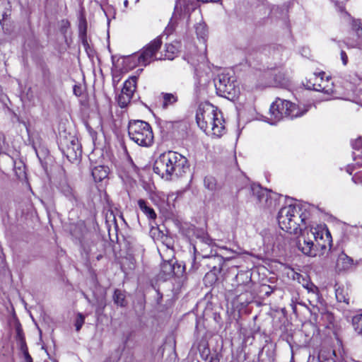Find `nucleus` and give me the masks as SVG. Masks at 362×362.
Here are the masks:
<instances>
[{
  "label": "nucleus",
  "mask_w": 362,
  "mask_h": 362,
  "mask_svg": "<svg viewBox=\"0 0 362 362\" xmlns=\"http://www.w3.org/2000/svg\"><path fill=\"white\" fill-rule=\"evenodd\" d=\"M162 45L160 37H156L145 46L139 54L130 57L132 61H137V64L146 66L155 60H163V54L158 52Z\"/></svg>",
  "instance_id": "9"
},
{
  "label": "nucleus",
  "mask_w": 362,
  "mask_h": 362,
  "mask_svg": "<svg viewBox=\"0 0 362 362\" xmlns=\"http://www.w3.org/2000/svg\"><path fill=\"white\" fill-rule=\"evenodd\" d=\"M204 186L209 190H214L216 188V181L213 177H206L204 180Z\"/></svg>",
  "instance_id": "28"
},
{
  "label": "nucleus",
  "mask_w": 362,
  "mask_h": 362,
  "mask_svg": "<svg viewBox=\"0 0 362 362\" xmlns=\"http://www.w3.org/2000/svg\"><path fill=\"white\" fill-rule=\"evenodd\" d=\"M245 276V281L244 284H239L235 290V295L237 303L242 305L249 303L252 299V283L251 277L247 273H239L236 276L238 281L240 278Z\"/></svg>",
  "instance_id": "11"
},
{
  "label": "nucleus",
  "mask_w": 362,
  "mask_h": 362,
  "mask_svg": "<svg viewBox=\"0 0 362 362\" xmlns=\"http://www.w3.org/2000/svg\"><path fill=\"white\" fill-rule=\"evenodd\" d=\"M305 206L299 203H294L281 207L277 216L280 228L291 234L301 232L308 218Z\"/></svg>",
  "instance_id": "4"
},
{
  "label": "nucleus",
  "mask_w": 362,
  "mask_h": 362,
  "mask_svg": "<svg viewBox=\"0 0 362 362\" xmlns=\"http://www.w3.org/2000/svg\"><path fill=\"white\" fill-rule=\"evenodd\" d=\"M162 99V107L168 109L170 106L174 105L178 100V97L175 93H162L160 94Z\"/></svg>",
  "instance_id": "19"
},
{
  "label": "nucleus",
  "mask_w": 362,
  "mask_h": 362,
  "mask_svg": "<svg viewBox=\"0 0 362 362\" xmlns=\"http://www.w3.org/2000/svg\"><path fill=\"white\" fill-rule=\"evenodd\" d=\"M25 359V362H33V358L28 353V350L22 353Z\"/></svg>",
  "instance_id": "34"
},
{
  "label": "nucleus",
  "mask_w": 362,
  "mask_h": 362,
  "mask_svg": "<svg viewBox=\"0 0 362 362\" xmlns=\"http://www.w3.org/2000/svg\"><path fill=\"white\" fill-rule=\"evenodd\" d=\"M126 296L123 291L116 289L113 295V300L115 304L120 307H125L127 305Z\"/></svg>",
  "instance_id": "24"
},
{
  "label": "nucleus",
  "mask_w": 362,
  "mask_h": 362,
  "mask_svg": "<svg viewBox=\"0 0 362 362\" xmlns=\"http://www.w3.org/2000/svg\"><path fill=\"white\" fill-rule=\"evenodd\" d=\"M218 1V0H177L174 13L164 33L168 35L178 28H186L189 24L190 13L195 10L199 1L216 2Z\"/></svg>",
  "instance_id": "5"
},
{
  "label": "nucleus",
  "mask_w": 362,
  "mask_h": 362,
  "mask_svg": "<svg viewBox=\"0 0 362 362\" xmlns=\"http://www.w3.org/2000/svg\"><path fill=\"white\" fill-rule=\"evenodd\" d=\"M195 33L199 41L203 44L202 50L198 52L197 47L193 45H189L185 54L184 59L192 66H197L199 63L204 62L206 59L205 52L206 49V42L208 37V30L204 23H199L195 25Z\"/></svg>",
  "instance_id": "7"
},
{
  "label": "nucleus",
  "mask_w": 362,
  "mask_h": 362,
  "mask_svg": "<svg viewBox=\"0 0 362 362\" xmlns=\"http://www.w3.org/2000/svg\"><path fill=\"white\" fill-rule=\"evenodd\" d=\"M187 169H188L187 158L175 151H168L160 154L153 165L154 173L166 180L182 176Z\"/></svg>",
  "instance_id": "3"
},
{
  "label": "nucleus",
  "mask_w": 362,
  "mask_h": 362,
  "mask_svg": "<svg viewBox=\"0 0 362 362\" xmlns=\"http://www.w3.org/2000/svg\"><path fill=\"white\" fill-rule=\"evenodd\" d=\"M352 180L356 184L362 183V171L356 173L353 176Z\"/></svg>",
  "instance_id": "32"
},
{
  "label": "nucleus",
  "mask_w": 362,
  "mask_h": 362,
  "mask_svg": "<svg viewBox=\"0 0 362 362\" xmlns=\"http://www.w3.org/2000/svg\"><path fill=\"white\" fill-rule=\"evenodd\" d=\"M128 4H129V1H128V0H125V1H124V7H126V8H127V7L128 6Z\"/></svg>",
  "instance_id": "39"
},
{
  "label": "nucleus",
  "mask_w": 362,
  "mask_h": 362,
  "mask_svg": "<svg viewBox=\"0 0 362 362\" xmlns=\"http://www.w3.org/2000/svg\"><path fill=\"white\" fill-rule=\"evenodd\" d=\"M138 205L141 211L151 220L156 218V214L153 208L148 206L147 202L142 199L138 200Z\"/></svg>",
  "instance_id": "23"
},
{
  "label": "nucleus",
  "mask_w": 362,
  "mask_h": 362,
  "mask_svg": "<svg viewBox=\"0 0 362 362\" xmlns=\"http://www.w3.org/2000/svg\"><path fill=\"white\" fill-rule=\"evenodd\" d=\"M336 298L338 302L345 303L349 304V296L347 289L344 288H338L336 289Z\"/></svg>",
  "instance_id": "25"
},
{
  "label": "nucleus",
  "mask_w": 362,
  "mask_h": 362,
  "mask_svg": "<svg viewBox=\"0 0 362 362\" xmlns=\"http://www.w3.org/2000/svg\"><path fill=\"white\" fill-rule=\"evenodd\" d=\"M308 111L305 109L300 111L299 107L294 103L290 101L277 99L274 102L270 107L269 112L272 116V119L274 122L280 121L284 117H290L291 119L302 116Z\"/></svg>",
  "instance_id": "8"
},
{
  "label": "nucleus",
  "mask_w": 362,
  "mask_h": 362,
  "mask_svg": "<svg viewBox=\"0 0 362 362\" xmlns=\"http://www.w3.org/2000/svg\"><path fill=\"white\" fill-rule=\"evenodd\" d=\"M137 77L131 76L125 81L122 92L127 95L133 96L136 90Z\"/></svg>",
  "instance_id": "22"
},
{
  "label": "nucleus",
  "mask_w": 362,
  "mask_h": 362,
  "mask_svg": "<svg viewBox=\"0 0 362 362\" xmlns=\"http://www.w3.org/2000/svg\"><path fill=\"white\" fill-rule=\"evenodd\" d=\"M109 168L103 165L95 166L92 169V175L95 182H102L107 178Z\"/></svg>",
  "instance_id": "16"
},
{
  "label": "nucleus",
  "mask_w": 362,
  "mask_h": 362,
  "mask_svg": "<svg viewBox=\"0 0 362 362\" xmlns=\"http://www.w3.org/2000/svg\"><path fill=\"white\" fill-rule=\"evenodd\" d=\"M86 28H83L81 26L80 27V35L83 37L86 35Z\"/></svg>",
  "instance_id": "37"
},
{
  "label": "nucleus",
  "mask_w": 362,
  "mask_h": 362,
  "mask_svg": "<svg viewBox=\"0 0 362 362\" xmlns=\"http://www.w3.org/2000/svg\"><path fill=\"white\" fill-rule=\"evenodd\" d=\"M174 263L170 261H165L160 265L159 276L164 281L171 278L174 275Z\"/></svg>",
  "instance_id": "15"
},
{
  "label": "nucleus",
  "mask_w": 362,
  "mask_h": 362,
  "mask_svg": "<svg viewBox=\"0 0 362 362\" xmlns=\"http://www.w3.org/2000/svg\"><path fill=\"white\" fill-rule=\"evenodd\" d=\"M64 153L71 161L77 160L80 158L81 157L82 151L78 140H71L70 144L66 146Z\"/></svg>",
  "instance_id": "14"
},
{
  "label": "nucleus",
  "mask_w": 362,
  "mask_h": 362,
  "mask_svg": "<svg viewBox=\"0 0 362 362\" xmlns=\"http://www.w3.org/2000/svg\"><path fill=\"white\" fill-rule=\"evenodd\" d=\"M340 58L344 66H346L348 64V56L345 51L341 50L340 52Z\"/></svg>",
  "instance_id": "33"
},
{
  "label": "nucleus",
  "mask_w": 362,
  "mask_h": 362,
  "mask_svg": "<svg viewBox=\"0 0 362 362\" xmlns=\"http://www.w3.org/2000/svg\"><path fill=\"white\" fill-rule=\"evenodd\" d=\"M217 93L228 98L235 94V85L233 79H231L228 74H221L218 76V81L215 82Z\"/></svg>",
  "instance_id": "12"
},
{
  "label": "nucleus",
  "mask_w": 362,
  "mask_h": 362,
  "mask_svg": "<svg viewBox=\"0 0 362 362\" xmlns=\"http://www.w3.org/2000/svg\"><path fill=\"white\" fill-rule=\"evenodd\" d=\"M196 121L207 135L219 138L226 132L221 112L209 103H201L197 110Z\"/></svg>",
  "instance_id": "2"
},
{
  "label": "nucleus",
  "mask_w": 362,
  "mask_h": 362,
  "mask_svg": "<svg viewBox=\"0 0 362 362\" xmlns=\"http://www.w3.org/2000/svg\"><path fill=\"white\" fill-rule=\"evenodd\" d=\"M74 93H75L76 95H78V93H77V92H78V90H77V89H76V87H74Z\"/></svg>",
  "instance_id": "40"
},
{
  "label": "nucleus",
  "mask_w": 362,
  "mask_h": 362,
  "mask_svg": "<svg viewBox=\"0 0 362 362\" xmlns=\"http://www.w3.org/2000/svg\"><path fill=\"white\" fill-rule=\"evenodd\" d=\"M61 192L67 197L71 198L73 197V189L69 185L63 182L60 185Z\"/></svg>",
  "instance_id": "30"
},
{
  "label": "nucleus",
  "mask_w": 362,
  "mask_h": 362,
  "mask_svg": "<svg viewBox=\"0 0 362 362\" xmlns=\"http://www.w3.org/2000/svg\"><path fill=\"white\" fill-rule=\"evenodd\" d=\"M318 358H319L320 362H333V360L323 359V357H322V354L319 355Z\"/></svg>",
  "instance_id": "36"
},
{
  "label": "nucleus",
  "mask_w": 362,
  "mask_h": 362,
  "mask_svg": "<svg viewBox=\"0 0 362 362\" xmlns=\"http://www.w3.org/2000/svg\"><path fill=\"white\" fill-rule=\"evenodd\" d=\"M74 93H75L76 95H78V93H77V92H78V90H77V89H76V87H74Z\"/></svg>",
  "instance_id": "41"
},
{
  "label": "nucleus",
  "mask_w": 362,
  "mask_h": 362,
  "mask_svg": "<svg viewBox=\"0 0 362 362\" xmlns=\"http://www.w3.org/2000/svg\"><path fill=\"white\" fill-rule=\"evenodd\" d=\"M132 96L127 95L122 92L118 96V104L121 107H125L132 99Z\"/></svg>",
  "instance_id": "27"
},
{
  "label": "nucleus",
  "mask_w": 362,
  "mask_h": 362,
  "mask_svg": "<svg viewBox=\"0 0 362 362\" xmlns=\"http://www.w3.org/2000/svg\"><path fill=\"white\" fill-rule=\"evenodd\" d=\"M303 287L307 289L308 292L313 296L314 298H318V288L313 283L308 282L303 285Z\"/></svg>",
  "instance_id": "29"
},
{
  "label": "nucleus",
  "mask_w": 362,
  "mask_h": 362,
  "mask_svg": "<svg viewBox=\"0 0 362 362\" xmlns=\"http://www.w3.org/2000/svg\"><path fill=\"white\" fill-rule=\"evenodd\" d=\"M352 323L355 331L362 335V313L353 317Z\"/></svg>",
  "instance_id": "26"
},
{
  "label": "nucleus",
  "mask_w": 362,
  "mask_h": 362,
  "mask_svg": "<svg viewBox=\"0 0 362 362\" xmlns=\"http://www.w3.org/2000/svg\"><path fill=\"white\" fill-rule=\"evenodd\" d=\"M85 321V317L81 314L78 313L77 315L76 322H75V327L77 332H78L81 328L82 327L83 323Z\"/></svg>",
  "instance_id": "31"
},
{
  "label": "nucleus",
  "mask_w": 362,
  "mask_h": 362,
  "mask_svg": "<svg viewBox=\"0 0 362 362\" xmlns=\"http://www.w3.org/2000/svg\"><path fill=\"white\" fill-rule=\"evenodd\" d=\"M179 48L180 43L178 42L172 44H166L163 59H173L177 54Z\"/></svg>",
  "instance_id": "20"
},
{
  "label": "nucleus",
  "mask_w": 362,
  "mask_h": 362,
  "mask_svg": "<svg viewBox=\"0 0 362 362\" xmlns=\"http://www.w3.org/2000/svg\"><path fill=\"white\" fill-rule=\"evenodd\" d=\"M352 259L346 254L341 252L337 259L336 266L339 270H346L352 265Z\"/></svg>",
  "instance_id": "21"
},
{
  "label": "nucleus",
  "mask_w": 362,
  "mask_h": 362,
  "mask_svg": "<svg viewBox=\"0 0 362 362\" xmlns=\"http://www.w3.org/2000/svg\"><path fill=\"white\" fill-rule=\"evenodd\" d=\"M16 343L21 353L28 351V349L25 342V335L21 325L16 326Z\"/></svg>",
  "instance_id": "18"
},
{
  "label": "nucleus",
  "mask_w": 362,
  "mask_h": 362,
  "mask_svg": "<svg viewBox=\"0 0 362 362\" xmlns=\"http://www.w3.org/2000/svg\"><path fill=\"white\" fill-rule=\"evenodd\" d=\"M353 148V158L354 160L358 159L357 164H362V136L351 141Z\"/></svg>",
  "instance_id": "17"
},
{
  "label": "nucleus",
  "mask_w": 362,
  "mask_h": 362,
  "mask_svg": "<svg viewBox=\"0 0 362 362\" xmlns=\"http://www.w3.org/2000/svg\"><path fill=\"white\" fill-rule=\"evenodd\" d=\"M251 192L255 197L256 203L263 209H270L276 205V194L272 191L262 188L259 185H252Z\"/></svg>",
  "instance_id": "10"
},
{
  "label": "nucleus",
  "mask_w": 362,
  "mask_h": 362,
  "mask_svg": "<svg viewBox=\"0 0 362 362\" xmlns=\"http://www.w3.org/2000/svg\"><path fill=\"white\" fill-rule=\"evenodd\" d=\"M324 74V73L313 74L309 79L310 85H308V88L327 94L332 93V83L328 78L325 80L323 78Z\"/></svg>",
  "instance_id": "13"
},
{
  "label": "nucleus",
  "mask_w": 362,
  "mask_h": 362,
  "mask_svg": "<svg viewBox=\"0 0 362 362\" xmlns=\"http://www.w3.org/2000/svg\"><path fill=\"white\" fill-rule=\"evenodd\" d=\"M357 76L360 80H362V63L360 64L358 66V70L357 71Z\"/></svg>",
  "instance_id": "35"
},
{
  "label": "nucleus",
  "mask_w": 362,
  "mask_h": 362,
  "mask_svg": "<svg viewBox=\"0 0 362 362\" xmlns=\"http://www.w3.org/2000/svg\"><path fill=\"white\" fill-rule=\"evenodd\" d=\"M128 134L131 140L141 146L148 147L153 143V133L151 125L143 120L129 123Z\"/></svg>",
  "instance_id": "6"
},
{
  "label": "nucleus",
  "mask_w": 362,
  "mask_h": 362,
  "mask_svg": "<svg viewBox=\"0 0 362 362\" xmlns=\"http://www.w3.org/2000/svg\"><path fill=\"white\" fill-rule=\"evenodd\" d=\"M211 275H212V274H209V273H208V274L206 275V278H209Z\"/></svg>",
  "instance_id": "42"
},
{
  "label": "nucleus",
  "mask_w": 362,
  "mask_h": 362,
  "mask_svg": "<svg viewBox=\"0 0 362 362\" xmlns=\"http://www.w3.org/2000/svg\"><path fill=\"white\" fill-rule=\"evenodd\" d=\"M331 233L325 225L313 226L310 230H304L298 238L297 247L305 255L315 257L318 255V249L321 250L320 255L324 250L329 249L332 245Z\"/></svg>",
  "instance_id": "1"
},
{
  "label": "nucleus",
  "mask_w": 362,
  "mask_h": 362,
  "mask_svg": "<svg viewBox=\"0 0 362 362\" xmlns=\"http://www.w3.org/2000/svg\"><path fill=\"white\" fill-rule=\"evenodd\" d=\"M222 250L227 251V252H228V253H230V254H233V253H234V252H233V250H228V248H226V247H222Z\"/></svg>",
  "instance_id": "38"
}]
</instances>
